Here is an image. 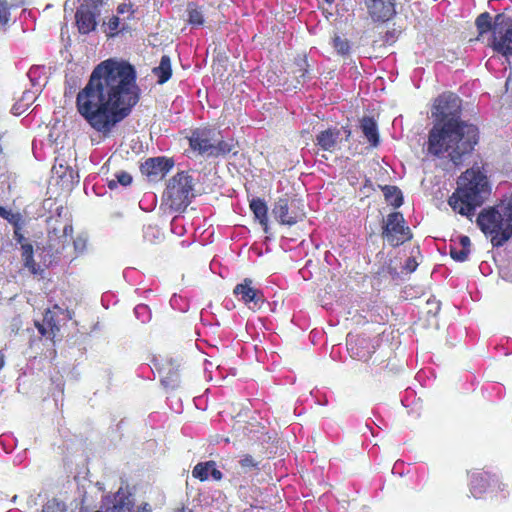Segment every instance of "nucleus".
<instances>
[{"label": "nucleus", "instance_id": "1", "mask_svg": "<svg viewBox=\"0 0 512 512\" xmlns=\"http://www.w3.org/2000/svg\"><path fill=\"white\" fill-rule=\"evenodd\" d=\"M140 95L134 66L109 58L94 67L76 96V108L95 131L108 135L130 116Z\"/></svg>", "mask_w": 512, "mask_h": 512}, {"label": "nucleus", "instance_id": "2", "mask_svg": "<svg viewBox=\"0 0 512 512\" xmlns=\"http://www.w3.org/2000/svg\"><path fill=\"white\" fill-rule=\"evenodd\" d=\"M462 100L452 92L439 95L433 104L435 118L426 143L427 153L448 158L454 165H461L479 141L478 127L461 119Z\"/></svg>", "mask_w": 512, "mask_h": 512}, {"label": "nucleus", "instance_id": "3", "mask_svg": "<svg viewBox=\"0 0 512 512\" xmlns=\"http://www.w3.org/2000/svg\"><path fill=\"white\" fill-rule=\"evenodd\" d=\"M457 184L448 203L453 211L471 219L476 208L482 206L489 198L491 184L479 167H471L463 172Z\"/></svg>", "mask_w": 512, "mask_h": 512}, {"label": "nucleus", "instance_id": "4", "mask_svg": "<svg viewBox=\"0 0 512 512\" xmlns=\"http://www.w3.org/2000/svg\"><path fill=\"white\" fill-rule=\"evenodd\" d=\"M481 232L499 248L512 238V192L498 204L484 208L476 219Z\"/></svg>", "mask_w": 512, "mask_h": 512}, {"label": "nucleus", "instance_id": "5", "mask_svg": "<svg viewBox=\"0 0 512 512\" xmlns=\"http://www.w3.org/2000/svg\"><path fill=\"white\" fill-rule=\"evenodd\" d=\"M193 178L187 172L181 171L173 176L164 193V200L170 210L183 212L194 197Z\"/></svg>", "mask_w": 512, "mask_h": 512}, {"label": "nucleus", "instance_id": "6", "mask_svg": "<svg viewBox=\"0 0 512 512\" xmlns=\"http://www.w3.org/2000/svg\"><path fill=\"white\" fill-rule=\"evenodd\" d=\"M381 236L392 247H399L410 241L413 234L400 212H392L383 219Z\"/></svg>", "mask_w": 512, "mask_h": 512}, {"label": "nucleus", "instance_id": "7", "mask_svg": "<svg viewBox=\"0 0 512 512\" xmlns=\"http://www.w3.org/2000/svg\"><path fill=\"white\" fill-rule=\"evenodd\" d=\"M490 47L497 53L508 58L512 56V17L499 13L495 16L494 38Z\"/></svg>", "mask_w": 512, "mask_h": 512}, {"label": "nucleus", "instance_id": "8", "mask_svg": "<svg viewBox=\"0 0 512 512\" xmlns=\"http://www.w3.org/2000/svg\"><path fill=\"white\" fill-rule=\"evenodd\" d=\"M272 214L282 225L292 226L305 217V212L299 200L290 197H281L274 203Z\"/></svg>", "mask_w": 512, "mask_h": 512}, {"label": "nucleus", "instance_id": "9", "mask_svg": "<svg viewBox=\"0 0 512 512\" xmlns=\"http://www.w3.org/2000/svg\"><path fill=\"white\" fill-rule=\"evenodd\" d=\"M103 0H83V3L77 8L75 20L78 31L81 34H89L97 27V17L99 16V7Z\"/></svg>", "mask_w": 512, "mask_h": 512}, {"label": "nucleus", "instance_id": "10", "mask_svg": "<svg viewBox=\"0 0 512 512\" xmlns=\"http://www.w3.org/2000/svg\"><path fill=\"white\" fill-rule=\"evenodd\" d=\"M233 293L252 310L261 309L265 303L263 292L253 286V280L250 278H245L241 283L237 284L233 289Z\"/></svg>", "mask_w": 512, "mask_h": 512}, {"label": "nucleus", "instance_id": "11", "mask_svg": "<svg viewBox=\"0 0 512 512\" xmlns=\"http://www.w3.org/2000/svg\"><path fill=\"white\" fill-rule=\"evenodd\" d=\"M188 140L193 151H197L201 155H210L213 142L216 141V131L208 127H199L191 132Z\"/></svg>", "mask_w": 512, "mask_h": 512}, {"label": "nucleus", "instance_id": "12", "mask_svg": "<svg viewBox=\"0 0 512 512\" xmlns=\"http://www.w3.org/2000/svg\"><path fill=\"white\" fill-rule=\"evenodd\" d=\"M347 351L356 360L367 362L374 353L371 341L363 336L348 334L346 338Z\"/></svg>", "mask_w": 512, "mask_h": 512}, {"label": "nucleus", "instance_id": "13", "mask_svg": "<svg viewBox=\"0 0 512 512\" xmlns=\"http://www.w3.org/2000/svg\"><path fill=\"white\" fill-rule=\"evenodd\" d=\"M369 16L375 22H386L396 14L395 0H364Z\"/></svg>", "mask_w": 512, "mask_h": 512}, {"label": "nucleus", "instance_id": "14", "mask_svg": "<svg viewBox=\"0 0 512 512\" xmlns=\"http://www.w3.org/2000/svg\"><path fill=\"white\" fill-rule=\"evenodd\" d=\"M174 166L172 159L166 157L148 158L142 165L141 171L147 176L164 177Z\"/></svg>", "mask_w": 512, "mask_h": 512}, {"label": "nucleus", "instance_id": "15", "mask_svg": "<svg viewBox=\"0 0 512 512\" xmlns=\"http://www.w3.org/2000/svg\"><path fill=\"white\" fill-rule=\"evenodd\" d=\"M34 324L41 336L55 343V338L60 332V325L54 312L50 309L46 310L43 320L41 322L35 321Z\"/></svg>", "mask_w": 512, "mask_h": 512}, {"label": "nucleus", "instance_id": "16", "mask_svg": "<svg viewBox=\"0 0 512 512\" xmlns=\"http://www.w3.org/2000/svg\"><path fill=\"white\" fill-rule=\"evenodd\" d=\"M341 131L337 127H329L320 131L315 138V145L323 151L333 153L340 142Z\"/></svg>", "mask_w": 512, "mask_h": 512}, {"label": "nucleus", "instance_id": "17", "mask_svg": "<svg viewBox=\"0 0 512 512\" xmlns=\"http://www.w3.org/2000/svg\"><path fill=\"white\" fill-rule=\"evenodd\" d=\"M133 502L128 496L117 493L113 498L107 499L96 512H133Z\"/></svg>", "mask_w": 512, "mask_h": 512}, {"label": "nucleus", "instance_id": "18", "mask_svg": "<svg viewBox=\"0 0 512 512\" xmlns=\"http://www.w3.org/2000/svg\"><path fill=\"white\" fill-rule=\"evenodd\" d=\"M471 240L466 235L458 237V241L451 240L449 244V254L451 258L458 262H464L470 254Z\"/></svg>", "mask_w": 512, "mask_h": 512}, {"label": "nucleus", "instance_id": "19", "mask_svg": "<svg viewBox=\"0 0 512 512\" xmlns=\"http://www.w3.org/2000/svg\"><path fill=\"white\" fill-rule=\"evenodd\" d=\"M179 365H175V362L169 360L162 364L159 369V373L162 376V382L166 386L174 388L179 382Z\"/></svg>", "mask_w": 512, "mask_h": 512}, {"label": "nucleus", "instance_id": "20", "mask_svg": "<svg viewBox=\"0 0 512 512\" xmlns=\"http://www.w3.org/2000/svg\"><path fill=\"white\" fill-rule=\"evenodd\" d=\"M489 487L490 481L487 473L472 474L470 480V492L475 498H482Z\"/></svg>", "mask_w": 512, "mask_h": 512}, {"label": "nucleus", "instance_id": "21", "mask_svg": "<svg viewBox=\"0 0 512 512\" xmlns=\"http://www.w3.org/2000/svg\"><path fill=\"white\" fill-rule=\"evenodd\" d=\"M361 130L368 142L376 147L379 144V133L377 124L372 117H363L360 124Z\"/></svg>", "mask_w": 512, "mask_h": 512}, {"label": "nucleus", "instance_id": "22", "mask_svg": "<svg viewBox=\"0 0 512 512\" xmlns=\"http://www.w3.org/2000/svg\"><path fill=\"white\" fill-rule=\"evenodd\" d=\"M21 259L23 266L33 275L41 272L39 265L34 260V249L32 244L24 243L21 245Z\"/></svg>", "mask_w": 512, "mask_h": 512}, {"label": "nucleus", "instance_id": "23", "mask_svg": "<svg viewBox=\"0 0 512 512\" xmlns=\"http://www.w3.org/2000/svg\"><path fill=\"white\" fill-rule=\"evenodd\" d=\"M154 76L157 78L158 84L166 83L172 76L171 60L168 55H163L160 63L152 70Z\"/></svg>", "mask_w": 512, "mask_h": 512}, {"label": "nucleus", "instance_id": "24", "mask_svg": "<svg viewBox=\"0 0 512 512\" xmlns=\"http://www.w3.org/2000/svg\"><path fill=\"white\" fill-rule=\"evenodd\" d=\"M475 25L479 36H483L484 34L491 32V39L494 38L495 18L492 20V17L488 12H483L478 15L475 20Z\"/></svg>", "mask_w": 512, "mask_h": 512}, {"label": "nucleus", "instance_id": "25", "mask_svg": "<svg viewBox=\"0 0 512 512\" xmlns=\"http://www.w3.org/2000/svg\"><path fill=\"white\" fill-rule=\"evenodd\" d=\"M250 209L253 212L255 218L260 222L261 225H267L268 222V207L266 202L261 198H253L250 201Z\"/></svg>", "mask_w": 512, "mask_h": 512}, {"label": "nucleus", "instance_id": "26", "mask_svg": "<svg viewBox=\"0 0 512 512\" xmlns=\"http://www.w3.org/2000/svg\"><path fill=\"white\" fill-rule=\"evenodd\" d=\"M384 197L387 203L394 208H398L403 204V195L401 190L392 185H386L383 187Z\"/></svg>", "mask_w": 512, "mask_h": 512}, {"label": "nucleus", "instance_id": "27", "mask_svg": "<svg viewBox=\"0 0 512 512\" xmlns=\"http://www.w3.org/2000/svg\"><path fill=\"white\" fill-rule=\"evenodd\" d=\"M188 22L193 26H202L204 24V15L195 3H189L187 7Z\"/></svg>", "mask_w": 512, "mask_h": 512}, {"label": "nucleus", "instance_id": "28", "mask_svg": "<svg viewBox=\"0 0 512 512\" xmlns=\"http://www.w3.org/2000/svg\"><path fill=\"white\" fill-rule=\"evenodd\" d=\"M210 466H215V462L210 460L198 463L192 470V476L200 481L207 480L210 476Z\"/></svg>", "mask_w": 512, "mask_h": 512}, {"label": "nucleus", "instance_id": "29", "mask_svg": "<svg viewBox=\"0 0 512 512\" xmlns=\"http://www.w3.org/2000/svg\"><path fill=\"white\" fill-rule=\"evenodd\" d=\"M234 148L233 143L227 142L225 140H217L213 142L212 149L210 152V156H224L229 154Z\"/></svg>", "mask_w": 512, "mask_h": 512}, {"label": "nucleus", "instance_id": "30", "mask_svg": "<svg viewBox=\"0 0 512 512\" xmlns=\"http://www.w3.org/2000/svg\"><path fill=\"white\" fill-rule=\"evenodd\" d=\"M260 462L250 454H243L240 456L239 465L244 473H248L252 470H259Z\"/></svg>", "mask_w": 512, "mask_h": 512}, {"label": "nucleus", "instance_id": "31", "mask_svg": "<svg viewBox=\"0 0 512 512\" xmlns=\"http://www.w3.org/2000/svg\"><path fill=\"white\" fill-rule=\"evenodd\" d=\"M132 183V176L126 171H120L115 174V179L108 181L110 189L117 188L118 185L128 186Z\"/></svg>", "mask_w": 512, "mask_h": 512}, {"label": "nucleus", "instance_id": "32", "mask_svg": "<svg viewBox=\"0 0 512 512\" xmlns=\"http://www.w3.org/2000/svg\"><path fill=\"white\" fill-rule=\"evenodd\" d=\"M332 45L335 50L341 55H347L350 52V43L348 39L335 34L332 39Z\"/></svg>", "mask_w": 512, "mask_h": 512}, {"label": "nucleus", "instance_id": "33", "mask_svg": "<svg viewBox=\"0 0 512 512\" xmlns=\"http://www.w3.org/2000/svg\"><path fill=\"white\" fill-rule=\"evenodd\" d=\"M107 26H108V33L107 35L109 37H114L116 36L120 31H123L125 28L122 27L120 28V19L119 17L117 16H112L108 23H107Z\"/></svg>", "mask_w": 512, "mask_h": 512}, {"label": "nucleus", "instance_id": "34", "mask_svg": "<svg viewBox=\"0 0 512 512\" xmlns=\"http://www.w3.org/2000/svg\"><path fill=\"white\" fill-rule=\"evenodd\" d=\"M10 20V5L7 0H0V24L5 26Z\"/></svg>", "mask_w": 512, "mask_h": 512}, {"label": "nucleus", "instance_id": "35", "mask_svg": "<svg viewBox=\"0 0 512 512\" xmlns=\"http://www.w3.org/2000/svg\"><path fill=\"white\" fill-rule=\"evenodd\" d=\"M427 305L430 306V308L427 310L428 314L437 315L441 309V304L439 301H436L435 299H428Z\"/></svg>", "mask_w": 512, "mask_h": 512}, {"label": "nucleus", "instance_id": "36", "mask_svg": "<svg viewBox=\"0 0 512 512\" xmlns=\"http://www.w3.org/2000/svg\"><path fill=\"white\" fill-rule=\"evenodd\" d=\"M78 82H79V81H78V79H77V78H73V79H71V80H68V79H67V80L65 81V85H66V86H65V95H67L68 93H69V94H72V93L75 91V89L77 88V86H78Z\"/></svg>", "mask_w": 512, "mask_h": 512}, {"label": "nucleus", "instance_id": "37", "mask_svg": "<svg viewBox=\"0 0 512 512\" xmlns=\"http://www.w3.org/2000/svg\"><path fill=\"white\" fill-rule=\"evenodd\" d=\"M418 263L414 257H409L405 261L404 270L408 273H412L417 269Z\"/></svg>", "mask_w": 512, "mask_h": 512}, {"label": "nucleus", "instance_id": "38", "mask_svg": "<svg viewBox=\"0 0 512 512\" xmlns=\"http://www.w3.org/2000/svg\"><path fill=\"white\" fill-rule=\"evenodd\" d=\"M2 218L7 220L8 222L12 223L14 226H17L20 221V215L19 214H13L10 211L6 209V213L4 214Z\"/></svg>", "mask_w": 512, "mask_h": 512}, {"label": "nucleus", "instance_id": "39", "mask_svg": "<svg viewBox=\"0 0 512 512\" xmlns=\"http://www.w3.org/2000/svg\"><path fill=\"white\" fill-rule=\"evenodd\" d=\"M2 218L7 220L8 222L12 223L14 226H17L20 221V215L19 214H13L10 211L6 209V213L4 214Z\"/></svg>", "mask_w": 512, "mask_h": 512}, {"label": "nucleus", "instance_id": "40", "mask_svg": "<svg viewBox=\"0 0 512 512\" xmlns=\"http://www.w3.org/2000/svg\"><path fill=\"white\" fill-rule=\"evenodd\" d=\"M41 510L43 512H60L59 505L55 501H48Z\"/></svg>", "mask_w": 512, "mask_h": 512}, {"label": "nucleus", "instance_id": "41", "mask_svg": "<svg viewBox=\"0 0 512 512\" xmlns=\"http://www.w3.org/2000/svg\"><path fill=\"white\" fill-rule=\"evenodd\" d=\"M210 468V476L213 478V480L220 481L223 477L222 472L219 469H217L216 465L210 466Z\"/></svg>", "mask_w": 512, "mask_h": 512}, {"label": "nucleus", "instance_id": "42", "mask_svg": "<svg viewBox=\"0 0 512 512\" xmlns=\"http://www.w3.org/2000/svg\"><path fill=\"white\" fill-rule=\"evenodd\" d=\"M14 238L15 240L20 243L21 245L24 244L25 242V237L23 236V234L20 232V226L19 224H17V226H14Z\"/></svg>", "mask_w": 512, "mask_h": 512}, {"label": "nucleus", "instance_id": "43", "mask_svg": "<svg viewBox=\"0 0 512 512\" xmlns=\"http://www.w3.org/2000/svg\"><path fill=\"white\" fill-rule=\"evenodd\" d=\"M117 12L119 14H124L126 12H131L133 13V11H131V5H128V4H120L118 7H117Z\"/></svg>", "mask_w": 512, "mask_h": 512}, {"label": "nucleus", "instance_id": "44", "mask_svg": "<svg viewBox=\"0 0 512 512\" xmlns=\"http://www.w3.org/2000/svg\"><path fill=\"white\" fill-rule=\"evenodd\" d=\"M20 323H21V321H20L19 319H16V318H15V319H13V322H12V325H11V326H12V332H13L14 334H17V333H18V331H19V329H20Z\"/></svg>", "mask_w": 512, "mask_h": 512}, {"label": "nucleus", "instance_id": "45", "mask_svg": "<svg viewBox=\"0 0 512 512\" xmlns=\"http://www.w3.org/2000/svg\"><path fill=\"white\" fill-rule=\"evenodd\" d=\"M138 512H152V509L148 503H144L142 506L139 507Z\"/></svg>", "mask_w": 512, "mask_h": 512}, {"label": "nucleus", "instance_id": "46", "mask_svg": "<svg viewBox=\"0 0 512 512\" xmlns=\"http://www.w3.org/2000/svg\"><path fill=\"white\" fill-rule=\"evenodd\" d=\"M299 72H300V74L297 76V78H301L302 81L305 82L306 78H307L306 74L308 71L306 69L301 68V69H299Z\"/></svg>", "mask_w": 512, "mask_h": 512}, {"label": "nucleus", "instance_id": "47", "mask_svg": "<svg viewBox=\"0 0 512 512\" xmlns=\"http://www.w3.org/2000/svg\"><path fill=\"white\" fill-rule=\"evenodd\" d=\"M5 365V356L2 352H0V370L4 367Z\"/></svg>", "mask_w": 512, "mask_h": 512}, {"label": "nucleus", "instance_id": "48", "mask_svg": "<svg viewBox=\"0 0 512 512\" xmlns=\"http://www.w3.org/2000/svg\"><path fill=\"white\" fill-rule=\"evenodd\" d=\"M6 213V208H4L3 206L0 205V216L3 217L5 216L4 214Z\"/></svg>", "mask_w": 512, "mask_h": 512}, {"label": "nucleus", "instance_id": "49", "mask_svg": "<svg viewBox=\"0 0 512 512\" xmlns=\"http://www.w3.org/2000/svg\"><path fill=\"white\" fill-rule=\"evenodd\" d=\"M344 131L346 133V140H348L350 135H351V131L349 129H347V128H344Z\"/></svg>", "mask_w": 512, "mask_h": 512}, {"label": "nucleus", "instance_id": "50", "mask_svg": "<svg viewBox=\"0 0 512 512\" xmlns=\"http://www.w3.org/2000/svg\"><path fill=\"white\" fill-rule=\"evenodd\" d=\"M327 4H332L335 0H324Z\"/></svg>", "mask_w": 512, "mask_h": 512}, {"label": "nucleus", "instance_id": "51", "mask_svg": "<svg viewBox=\"0 0 512 512\" xmlns=\"http://www.w3.org/2000/svg\"><path fill=\"white\" fill-rule=\"evenodd\" d=\"M40 512H43L42 510Z\"/></svg>", "mask_w": 512, "mask_h": 512}, {"label": "nucleus", "instance_id": "52", "mask_svg": "<svg viewBox=\"0 0 512 512\" xmlns=\"http://www.w3.org/2000/svg\"><path fill=\"white\" fill-rule=\"evenodd\" d=\"M189 512H191V511H189Z\"/></svg>", "mask_w": 512, "mask_h": 512}]
</instances>
